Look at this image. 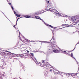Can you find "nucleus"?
Returning a JSON list of instances; mask_svg holds the SVG:
<instances>
[{"instance_id":"nucleus-1","label":"nucleus","mask_w":79,"mask_h":79,"mask_svg":"<svg viewBox=\"0 0 79 79\" xmlns=\"http://www.w3.org/2000/svg\"><path fill=\"white\" fill-rule=\"evenodd\" d=\"M47 50L48 52H49V53H53V52H54V53H59L60 52V50H58L57 49H56V50H51V49L49 48H47Z\"/></svg>"},{"instance_id":"nucleus-2","label":"nucleus","mask_w":79,"mask_h":79,"mask_svg":"<svg viewBox=\"0 0 79 79\" xmlns=\"http://www.w3.org/2000/svg\"><path fill=\"white\" fill-rule=\"evenodd\" d=\"M40 64L41 67H44V68H47L48 65L45 62V60H42V63H40Z\"/></svg>"},{"instance_id":"nucleus-3","label":"nucleus","mask_w":79,"mask_h":79,"mask_svg":"<svg viewBox=\"0 0 79 79\" xmlns=\"http://www.w3.org/2000/svg\"><path fill=\"white\" fill-rule=\"evenodd\" d=\"M46 68V69H47V71L48 72H52V71H53V70L51 69V68L48 67V68Z\"/></svg>"},{"instance_id":"nucleus-4","label":"nucleus","mask_w":79,"mask_h":79,"mask_svg":"<svg viewBox=\"0 0 79 79\" xmlns=\"http://www.w3.org/2000/svg\"><path fill=\"white\" fill-rule=\"evenodd\" d=\"M35 18H36V19H40V20H41L42 21V19H40V18L39 17V16H35Z\"/></svg>"},{"instance_id":"nucleus-5","label":"nucleus","mask_w":79,"mask_h":79,"mask_svg":"<svg viewBox=\"0 0 79 79\" xmlns=\"http://www.w3.org/2000/svg\"><path fill=\"white\" fill-rule=\"evenodd\" d=\"M71 76H72V77H73L74 78H75V77H76L77 75L76 74H72Z\"/></svg>"},{"instance_id":"nucleus-6","label":"nucleus","mask_w":79,"mask_h":79,"mask_svg":"<svg viewBox=\"0 0 79 79\" xmlns=\"http://www.w3.org/2000/svg\"><path fill=\"white\" fill-rule=\"evenodd\" d=\"M29 42V40L26 38L25 40L23 41V42H24V43H26V42Z\"/></svg>"},{"instance_id":"nucleus-7","label":"nucleus","mask_w":79,"mask_h":79,"mask_svg":"<svg viewBox=\"0 0 79 79\" xmlns=\"http://www.w3.org/2000/svg\"><path fill=\"white\" fill-rule=\"evenodd\" d=\"M55 45V44H52L51 45L52 47V48L53 49H54V48H55V47L54 46V45Z\"/></svg>"},{"instance_id":"nucleus-8","label":"nucleus","mask_w":79,"mask_h":79,"mask_svg":"<svg viewBox=\"0 0 79 79\" xmlns=\"http://www.w3.org/2000/svg\"><path fill=\"white\" fill-rule=\"evenodd\" d=\"M35 14L36 15H38L39 14V11H38L37 12H35Z\"/></svg>"},{"instance_id":"nucleus-9","label":"nucleus","mask_w":79,"mask_h":79,"mask_svg":"<svg viewBox=\"0 0 79 79\" xmlns=\"http://www.w3.org/2000/svg\"><path fill=\"white\" fill-rule=\"evenodd\" d=\"M26 39V38L23 37L21 39L22 41V42H23Z\"/></svg>"},{"instance_id":"nucleus-10","label":"nucleus","mask_w":79,"mask_h":79,"mask_svg":"<svg viewBox=\"0 0 79 79\" xmlns=\"http://www.w3.org/2000/svg\"><path fill=\"white\" fill-rule=\"evenodd\" d=\"M25 18H29L31 16L29 15H25Z\"/></svg>"},{"instance_id":"nucleus-11","label":"nucleus","mask_w":79,"mask_h":79,"mask_svg":"<svg viewBox=\"0 0 79 79\" xmlns=\"http://www.w3.org/2000/svg\"><path fill=\"white\" fill-rule=\"evenodd\" d=\"M27 56V54H23V56H24V57H26V56Z\"/></svg>"},{"instance_id":"nucleus-12","label":"nucleus","mask_w":79,"mask_h":79,"mask_svg":"<svg viewBox=\"0 0 79 79\" xmlns=\"http://www.w3.org/2000/svg\"><path fill=\"white\" fill-rule=\"evenodd\" d=\"M15 15L17 16L18 18L19 17H20V16H21V15H19L18 14H15Z\"/></svg>"},{"instance_id":"nucleus-13","label":"nucleus","mask_w":79,"mask_h":79,"mask_svg":"<svg viewBox=\"0 0 79 79\" xmlns=\"http://www.w3.org/2000/svg\"><path fill=\"white\" fill-rule=\"evenodd\" d=\"M1 54L2 55H5V52H1Z\"/></svg>"},{"instance_id":"nucleus-14","label":"nucleus","mask_w":79,"mask_h":79,"mask_svg":"<svg viewBox=\"0 0 79 79\" xmlns=\"http://www.w3.org/2000/svg\"><path fill=\"white\" fill-rule=\"evenodd\" d=\"M71 57L73 58H74V57H73V53H71Z\"/></svg>"},{"instance_id":"nucleus-15","label":"nucleus","mask_w":79,"mask_h":79,"mask_svg":"<svg viewBox=\"0 0 79 79\" xmlns=\"http://www.w3.org/2000/svg\"><path fill=\"white\" fill-rule=\"evenodd\" d=\"M56 41H53V43H52V44H56Z\"/></svg>"},{"instance_id":"nucleus-16","label":"nucleus","mask_w":79,"mask_h":79,"mask_svg":"<svg viewBox=\"0 0 79 79\" xmlns=\"http://www.w3.org/2000/svg\"><path fill=\"white\" fill-rule=\"evenodd\" d=\"M20 18H21V17H20V18H18V19H17V21H16V24H17V22H18V19H20Z\"/></svg>"},{"instance_id":"nucleus-17","label":"nucleus","mask_w":79,"mask_h":79,"mask_svg":"<svg viewBox=\"0 0 79 79\" xmlns=\"http://www.w3.org/2000/svg\"><path fill=\"white\" fill-rule=\"evenodd\" d=\"M44 74L46 77H47V74L46 73H44Z\"/></svg>"},{"instance_id":"nucleus-18","label":"nucleus","mask_w":79,"mask_h":79,"mask_svg":"<svg viewBox=\"0 0 79 79\" xmlns=\"http://www.w3.org/2000/svg\"><path fill=\"white\" fill-rule=\"evenodd\" d=\"M65 54H66V55H70L68 53L66 52L64 53Z\"/></svg>"},{"instance_id":"nucleus-19","label":"nucleus","mask_w":79,"mask_h":79,"mask_svg":"<svg viewBox=\"0 0 79 79\" xmlns=\"http://www.w3.org/2000/svg\"><path fill=\"white\" fill-rule=\"evenodd\" d=\"M66 26V24H63L62 25V26Z\"/></svg>"},{"instance_id":"nucleus-20","label":"nucleus","mask_w":79,"mask_h":79,"mask_svg":"<svg viewBox=\"0 0 79 79\" xmlns=\"http://www.w3.org/2000/svg\"><path fill=\"white\" fill-rule=\"evenodd\" d=\"M30 54L31 55V56H34V54L33 53H31Z\"/></svg>"},{"instance_id":"nucleus-21","label":"nucleus","mask_w":79,"mask_h":79,"mask_svg":"<svg viewBox=\"0 0 79 79\" xmlns=\"http://www.w3.org/2000/svg\"><path fill=\"white\" fill-rule=\"evenodd\" d=\"M11 8L13 10H14V8H13V6H11Z\"/></svg>"},{"instance_id":"nucleus-22","label":"nucleus","mask_w":79,"mask_h":79,"mask_svg":"<svg viewBox=\"0 0 79 79\" xmlns=\"http://www.w3.org/2000/svg\"><path fill=\"white\" fill-rule=\"evenodd\" d=\"M49 27H52V28H53V26H52L51 25H49Z\"/></svg>"},{"instance_id":"nucleus-23","label":"nucleus","mask_w":79,"mask_h":79,"mask_svg":"<svg viewBox=\"0 0 79 79\" xmlns=\"http://www.w3.org/2000/svg\"><path fill=\"white\" fill-rule=\"evenodd\" d=\"M46 26H48V27H49L50 26V25H48V24H47L46 25Z\"/></svg>"},{"instance_id":"nucleus-24","label":"nucleus","mask_w":79,"mask_h":79,"mask_svg":"<svg viewBox=\"0 0 79 79\" xmlns=\"http://www.w3.org/2000/svg\"><path fill=\"white\" fill-rule=\"evenodd\" d=\"M63 53H64V52L65 53H66V51H64L63 52Z\"/></svg>"},{"instance_id":"nucleus-25","label":"nucleus","mask_w":79,"mask_h":79,"mask_svg":"<svg viewBox=\"0 0 79 79\" xmlns=\"http://www.w3.org/2000/svg\"><path fill=\"white\" fill-rule=\"evenodd\" d=\"M14 13L15 15H16V12L15 11H14Z\"/></svg>"},{"instance_id":"nucleus-26","label":"nucleus","mask_w":79,"mask_h":79,"mask_svg":"<svg viewBox=\"0 0 79 79\" xmlns=\"http://www.w3.org/2000/svg\"><path fill=\"white\" fill-rule=\"evenodd\" d=\"M47 3H50V2L49 1H48L47 2Z\"/></svg>"},{"instance_id":"nucleus-27","label":"nucleus","mask_w":79,"mask_h":79,"mask_svg":"<svg viewBox=\"0 0 79 79\" xmlns=\"http://www.w3.org/2000/svg\"><path fill=\"white\" fill-rule=\"evenodd\" d=\"M8 3L9 5H11V3H9L8 2Z\"/></svg>"},{"instance_id":"nucleus-28","label":"nucleus","mask_w":79,"mask_h":79,"mask_svg":"<svg viewBox=\"0 0 79 79\" xmlns=\"http://www.w3.org/2000/svg\"><path fill=\"white\" fill-rule=\"evenodd\" d=\"M19 37L20 38V39H21V37H20V34H19Z\"/></svg>"},{"instance_id":"nucleus-29","label":"nucleus","mask_w":79,"mask_h":79,"mask_svg":"<svg viewBox=\"0 0 79 79\" xmlns=\"http://www.w3.org/2000/svg\"><path fill=\"white\" fill-rule=\"evenodd\" d=\"M79 44V42H78V43H77V44H76V45H77V44Z\"/></svg>"},{"instance_id":"nucleus-30","label":"nucleus","mask_w":79,"mask_h":79,"mask_svg":"<svg viewBox=\"0 0 79 79\" xmlns=\"http://www.w3.org/2000/svg\"><path fill=\"white\" fill-rule=\"evenodd\" d=\"M75 48H76V47H75L74 49H73L72 51H74V49H75Z\"/></svg>"},{"instance_id":"nucleus-31","label":"nucleus","mask_w":79,"mask_h":79,"mask_svg":"<svg viewBox=\"0 0 79 79\" xmlns=\"http://www.w3.org/2000/svg\"><path fill=\"white\" fill-rule=\"evenodd\" d=\"M7 52H8V53H11V52H10L8 51H7Z\"/></svg>"},{"instance_id":"nucleus-32","label":"nucleus","mask_w":79,"mask_h":79,"mask_svg":"<svg viewBox=\"0 0 79 79\" xmlns=\"http://www.w3.org/2000/svg\"><path fill=\"white\" fill-rule=\"evenodd\" d=\"M15 26H16V25H14V27H15Z\"/></svg>"},{"instance_id":"nucleus-33","label":"nucleus","mask_w":79,"mask_h":79,"mask_svg":"<svg viewBox=\"0 0 79 79\" xmlns=\"http://www.w3.org/2000/svg\"><path fill=\"white\" fill-rule=\"evenodd\" d=\"M54 35V33H53V35Z\"/></svg>"},{"instance_id":"nucleus-34","label":"nucleus","mask_w":79,"mask_h":79,"mask_svg":"<svg viewBox=\"0 0 79 79\" xmlns=\"http://www.w3.org/2000/svg\"><path fill=\"white\" fill-rule=\"evenodd\" d=\"M27 53H29V51H27Z\"/></svg>"},{"instance_id":"nucleus-35","label":"nucleus","mask_w":79,"mask_h":79,"mask_svg":"<svg viewBox=\"0 0 79 79\" xmlns=\"http://www.w3.org/2000/svg\"><path fill=\"white\" fill-rule=\"evenodd\" d=\"M78 71H79V67H78Z\"/></svg>"},{"instance_id":"nucleus-36","label":"nucleus","mask_w":79,"mask_h":79,"mask_svg":"<svg viewBox=\"0 0 79 79\" xmlns=\"http://www.w3.org/2000/svg\"><path fill=\"white\" fill-rule=\"evenodd\" d=\"M7 2H8H8H8V0H7Z\"/></svg>"},{"instance_id":"nucleus-37","label":"nucleus","mask_w":79,"mask_h":79,"mask_svg":"<svg viewBox=\"0 0 79 79\" xmlns=\"http://www.w3.org/2000/svg\"><path fill=\"white\" fill-rule=\"evenodd\" d=\"M40 42H43L42 41H40Z\"/></svg>"},{"instance_id":"nucleus-38","label":"nucleus","mask_w":79,"mask_h":79,"mask_svg":"<svg viewBox=\"0 0 79 79\" xmlns=\"http://www.w3.org/2000/svg\"><path fill=\"white\" fill-rule=\"evenodd\" d=\"M56 73L57 74H58V73H57V72H56Z\"/></svg>"},{"instance_id":"nucleus-39","label":"nucleus","mask_w":79,"mask_h":79,"mask_svg":"<svg viewBox=\"0 0 79 79\" xmlns=\"http://www.w3.org/2000/svg\"><path fill=\"white\" fill-rule=\"evenodd\" d=\"M67 75L68 76V74H67Z\"/></svg>"},{"instance_id":"nucleus-40","label":"nucleus","mask_w":79,"mask_h":79,"mask_svg":"<svg viewBox=\"0 0 79 79\" xmlns=\"http://www.w3.org/2000/svg\"><path fill=\"white\" fill-rule=\"evenodd\" d=\"M78 25L79 26V24H78Z\"/></svg>"}]
</instances>
